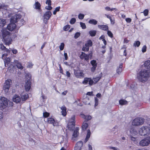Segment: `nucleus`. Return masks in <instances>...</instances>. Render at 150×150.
<instances>
[{
	"label": "nucleus",
	"instance_id": "1",
	"mask_svg": "<svg viewBox=\"0 0 150 150\" xmlns=\"http://www.w3.org/2000/svg\"><path fill=\"white\" fill-rule=\"evenodd\" d=\"M144 65L145 69L141 70L137 74L138 79L142 82L147 81L150 77V60L146 61Z\"/></svg>",
	"mask_w": 150,
	"mask_h": 150
},
{
	"label": "nucleus",
	"instance_id": "2",
	"mask_svg": "<svg viewBox=\"0 0 150 150\" xmlns=\"http://www.w3.org/2000/svg\"><path fill=\"white\" fill-rule=\"evenodd\" d=\"M21 17V15L20 14H14L10 18L11 23L8 24L7 28L9 31H12L14 30L16 27V25L15 23L18 22L17 26L19 28L20 26L24 24L25 22L23 19L20 20Z\"/></svg>",
	"mask_w": 150,
	"mask_h": 150
},
{
	"label": "nucleus",
	"instance_id": "3",
	"mask_svg": "<svg viewBox=\"0 0 150 150\" xmlns=\"http://www.w3.org/2000/svg\"><path fill=\"white\" fill-rule=\"evenodd\" d=\"M139 132L140 135H148L150 133V129L148 126H143L139 129Z\"/></svg>",
	"mask_w": 150,
	"mask_h": 150
},
{
	"label": "nucleus",
	"instance_id": "4",
	"mask_svg": "<svg viewBox=\"0 0 150 150\" xmlns=\"http://www.w3.org/2000/svg\"><path fill=\"white\" fill-rule=\"evenodd\" d=\"M75 115H72L69 120V122L67 124V127L69 130H73L74 128L75 125Z\"/></svg>",
	"mask_w": 150,
	"mask_h": 150
},
{
	"label": "nucleus",
	"instance_id": "5",
	"mask_svg": "<svg viewBox=\"0 0 150 150\" xmlns=\"http://www.w3.org/2000/svg\"><path fill=\"white\" fill-rule=\"evenodd\" d=\"M8 104L7 99L5 97H1L0 98V108L3 110L6 108Z\"/></svg>",
	"mask_w": 150,
	"mask_h": 150
},
{
	"label": "nucleus",
	"instance_id": "6",
	"mask_svg": "<svg viewBox=\"0 0 150 150\" xmlns=\"http://www.w3.org/2000/svg\"><path fill=\"white\" fill-rule=\"evenodd\" d=\"M11 80L10 79H7L5 82L3 87V89L6 93H7L9 90L11 86Z\"/></svg>",
	"mask_w": 150,
	"mask_h": 150
},
{
	"label": "nucleus",
	"instance_id": "7",
	"mask_svg": "<svg viewBox=\"0 0 150 150\" xmlns=\"http://www.w3.org/2000/svg\"><path fill=\"white\" fill-rule=\"evenodd\" d=\"M144 123V119L142 118H137L132 122V125L135 126H138Z\"/></svg>",
	"mask_w": 150,
	"mask_h": 150
},
{
	"label": "nucleus",
	"instance_id": "8",
	"mask_svg": "<svg viewBox=\"0 0 150 150\" xmlns=\"http://www.w3.org/2000/svg\"><path fill=\"white\" fill-rule=\"evenodd\" d=\"M2 13L4 15V17L6 18H9L10 17H12V16L14 14H12L11 12L9 10L5 8H2Z\"/></svg>",
	"mask_w": 150,
	"mask_h": 150
},
{
	"label": "nucleus",
	"instance_id": "9",
	"mask_svg": "<svg viewBox=\"0 0 150 150\" xmlns=\"http://www.w3.org/2000/svg\"><path fill=\"white\" fill-rule=\"evenodd\" d=\"M150 143V137H149L142 139L139 142L140 145L142 146H147Z\"/></svg>",
	"mask_w": 150,
	"mask_h": 150
},
{
	"label": "nucleus",
	"instance_id": "10",
	"mask_svg": "<svg viewBox=\"0 0 150 150\" xmlns=\"http://www.w3.org/2000/svg\"><path fill=\"white\" fill-rule=\"evenodd\" d=\"M4 65L6 67H8V70L10 71H12L13 68H14V66L13 65H10V59L9 58H6L4 59Z\"/></svg>",
	"mask_w": 150,
	"mask_h": 150
},
{
	"label": "nucleus",
	"instance_id": "11",
	"mask_svg": "<svg viewBox=\"0 0 150 150\" xmlns=\"http://www.w3.org/2000/svg\"><path fill=\"white\" fill-rule=\"evenodd\" d=\"M52 13L50 11H49L45 12L43 15L44 22L46 24L47 23V21L50 19L51 15Z\"/></svg>",
	"mask_w": 150,
	"mask_h": 150
},
{
	"label": "nucleus",
	"instance_id": "12",
	"mask_svg": "<svg viewBox=\"0 0 150 150\" xmlns=\"http://www.w3.org/2000/svg\"><path fill=\"white\" fill-rule=\"evenodd\" d=\"M6 39L2 38V40L4 41L5 44L6 45H9L11 44L12 39L11 37V35H8L6 37Z\"/></svg>",
	"mask_w": 150,
	"mask_h": 150
},
{
	"label": "nucleus",
	"instance_id": "13",
	"mask_svg": "<svg viewBox=\"0 0 150 150\" xmlns=\"http://www.w3.org/2000/svg\"><path fill=\"white\" fill-rule=\"evenodd\" d=\"M74 72L75 76L78 78H81L83 76V73L80 70H76L74 69Z\"/></svg>",
	"mask_w": 150,
	"mask_h": 150
},
{
	"label": "nucleus",
	"instance_id": "14",
	"mask_svg": "<svg viewBox=\"0 0 150 150\" xmlns=\"http://www.w3.org/2000/svg\"><path fill=\"white\" fill-rule=\"evenodd\" d=\"M47 121L49 124H52L54 126H57L58 125V122L56 121L53 118H48L47 119Z\"/></svg>",
	"mask_w": 150,
	"mask_h": 150
},
{
	"label": "nucleus",
	"instance_id": "15",
	"mask_svg": "<svg viewBox=\"0 0 150 150\" xmlns=\"http://www.w3.org/2000/svg\"><path fill=\"white\" fill-rule=\"evenodd\" d=\"M1 32L2 38H4L5 39H6V36L11 35L10 33L6 29H2Z\"/></svg>",
	"mask_w": 150,
	"mask_h": 150
},
{
	"label": "nucleus",
	"instance_id": "16",
	"mask_svg": "<svg viewBox=\"0 0 150 150\" xmlns=\"http://www.w3.org/2000/svg\"><path fill=\"white\" fill-rule=\"evenodd\" d=\"M83 145V142L82 141H80L77 142L75 145L74 150H80Z\"/></svg>",
	"mask_w": 150,
	"mask_h": 150
},
{
	"label": "nucleus",
	"instance_id": "17",
	"mask_svg": "<svg viewBox=\"0 0 150 150\" xmlns=\"http://www.w3.org/2000/svg\"><path fill=\"white\" fill-rule=\"evenodd\" d=\"M13 100L16 103H19L21 101V97L18 95H15L13 96Z\"/></svg>",
	"mask_w": 150,
	"mask_h": 150
},
{
	"label": "nucleus",
	"instance_id": "18",
	"mask_svg": "<svg viewBox=\"0 0 150 150\" xmlns=\"http://www.w3.org/2000/svg\"><path fill=\"white\" fill-rule=\"evenodd\" d=\"M79 128L78 127L76 128L74 131L73 133L72 134V139L74 140V138L77 137L79 135Z\"/></svg>",
	"mask_w": 150,
	"mask_h": 150
},
{
	"label": "nucleus",
	"instance_id": "19",
	"mask_svg": "<svg viewBox=\"0 0 150 150\" xmlns=\"http://www.w3.org/2000/svg\"><path fill=\"white\" fill-rule=\"evenodd\" d=\"M31 86V82L30 81L27 80L26 81L25 85V89L26 91H28L30 90Z\"/></svg>",
	"mask_w": 150,
	"mask_h": 150
},
{
	"label": "nucleus",
	"instance_id": "20",
	"mask_svg": "<svg viewBox=\"0 0 150 150\" xmlns=\"http://www.w3.org/2000/svg\"><path fill=\"white\" fill-rule=\"evenodd\" d=\"M21 97L22 101H24L28 98V96L27 93H22Z\"/></svg>",
	"mask_w": 150,
	"mask_h": 150
},
{
	"label": "nucleus",
	"instance_id": "21",
	"mask_svg": "<svg viewBox=\"0 0 150 150\" xmlns=\"http://www.w3.org/2000/svg\"><path fill=\"white\" fill-rule=\"evenodd\" d=\"M14 62L16 64L17 67L18 69H23V67L21 63L19 62L18 61L16 60H15L14 61Z\"/></svg>",
	"mask_w": 150,
	"mask_h": 150
},
{
	"label": "nucleus",
	"instance_id": "22",
	"mask_svg": "<svg viewBox=\"0 0 150 150\" xmlns=\"http://www.w3.org/2000/svg\"><path fill=\"white\" fill-rule=\"evenodd\" d=\"M61 109L62 110V115L65 116L67 115V108L65 105L62 106L61 108Z\"/></svg>",
	"mask_w": 150,
	"mask_h": 150
},
{
	"label": "nucleus",
	"instance_id": "23",
	"mask_svg": "<svg viewBox=\"0 0 150 150\" xmlns=\"http://www.w3.org/2000/svg\"><path fill=\"white\" fill-rule=\"evenodd\" d=\"M98 28L104 30H108V25H98Z\"/></svg>",
	"mask_w": 150,
	"mask_h": 150
},
{
	"label": "nucleus",
	"instance_id": "24",
	"mask_svg": "<svg viewBox=\"0 0 150 150\" xmlns=\"http://www.w3.org/2000/svg\"><path fill=\"white\" fill-rule=\"evenodd\" d=\"M122 63L120 64L119 67L116 70L117 73L119 74H120L122 71Z\"/></svg>",
	"mask_w": 150,
	"mask_h": 150
},
{
	"label": "nucleus",
	"instance_id": "25",
	"mask_svg": "<svg viewBox=\"0 0 150 150\" xmlns=\"http://www.w3.org/2000/svg\"><path fill=\"white\" fill-rule=\"evenodd\" d=\"M130 132L132 135L134 136L138 133L137 132L134 128H132L130 130Z\"/></svg>",
	"mask_w": 150,
	"mask_h": 150
},
{
	"label": "nucleus",
	"instance_id": "26",
	"mask_svg": "<svg viewBox=\"0 0 150 150\" xmlns=\"http://www.w3.org/2000/svg\"><path fill=\"white\" fill-rule=\"evenodd\" d=\"M0 49H1L2 50H4L6 52H9V50L3 45L2 43H0Z\"/></svg>",
	"mask_w": 150,
	"mask_h": 150
},
{
	"label": "nucleus",
	"instance_id": "27",
	"mask_svg": "<svg viewBox=\"0 0 150 150\" xmlns=\"http://www.w3.org/2000/svg\"><path fill=\"white\" fill-rule=\"evenodd\" d=\"M6 21L5 20L0 18V27H2L5 25Z\"/></svg>",
	"mask_w": 150,
	"mask_h": 150
},
{
	"label": "nucleus",
	"instance_id": "28",
	"mask_svg": "<svg viewBox=\"0 0 150 150\" xmlns=\"http://www.w3.org/2000/svg\"><path fill=\"white\" fill-rule=\"evenodd\" d=\"M92 42L91 40L87 41L85 44V47H87L89 48V47H91L92 45Z\"/></svg>",
	"mask_w": 150,
	"mask_h": 150
},
{
	"label": "nucleus",
	"instance_id": "29",
	"mask_svg": "<svg viewBox=\"0 0 150 150\" xmlns=\"http://www.w3.org/2000/svg\"><path fill=\"white\" fill-rule=\"evenodd\" d=\"M88 127V123L85 122H84L83 124L82 125V130L85 131V130L86 128Z\"/></svg>",
	"mask_w": 150,
	"mask_h": 150
},
{
	"label": "nucleus",
	"instance_id": "30",
	"mask_svg": "<svg viewBox=\"0 0 150 150\" xmlns=\"http://www.w3.org/2000/svg\"><path fill=\"white\" fill-rule=\"evenodd\" d=\"M34 6L35 7L34 8L37 9H40V8L41 5L40 3L38 1H36Z\"/></svg>",
	"mask_w": 150,
	"mask_h": 150
},
{
	"label": "nucleus",
	"instance_id": "31",
	"mask_svg": "<svg viewBox=\"0 0 150 150\" xmlns=\"http://www.w3.org/2000/svg\"><path fill=\"white\" fill-rule=\"evenodd\" d=\"M47 99V97L45 96L44 94L42 93L41 94V96L40 97L41 101L43 102H45L46 100Z\"/></svg>",
	"mask_w": 150,
	"mask_h": 150
},
{
	"label": "nucleus",
	"instance_id": "32",
	"mask_svg": "<svg viewBox=\"0 0 150 150\" xmlns=\"http://www.w3.org/2000/svg\"><path fill=\"white\" fill-rule=\"evenodd\" d=\"M91 135V131L90 129H88L87 130V133L85 139V141L86 142L88 141Z\"/></svg>",
	"mask_w": 150,
	"mask_h": 150
},
{
	"label": "nucleus",
	"instance_id": "33",
	"mask_svg": "<svg viewBox=\"0 0 150 150\" xmlns=\"http://www.w3.org/2000/svg\"><path fill=\"white\" fill-rule=\"evenodd\" d=\"M89 33L91 36L94 37L96 35V31L95 30H90L89 31Z\"/></svg>",
	"mask_w": 150,
	"mask_h": 150
},
{
	"label": "nucleus",
	"instance_id": "34",
	"mask_svg": "<svg viewBox=\"0 0 150 150\" xmlns=\"http://www.w3.org/2000/svg\"><path fill=\"white\" fill-rule=\"evenodd\" d=\"M89 23L94 25H96L98 23V21L95 19H92L88 21Z\"/></svg>",
	"mask_w": 150,
	"mask_h": 150
},
{
	"label": "nucleus",
	"instance_id": "35",
	"mask_svg": "<svg viewBox=\"0 0 150 150\" xmlns=\"http://www.w3.org/2000/svg\"><path fill=\"white\" fill-rule=\"evenodd\" d=\"M119 102L120 104L122 105H125L127 103V101L124 100H120Z\"/></svg>",
	"mask_w": 150,
	"mask_h": 150
},
{
	"label": "nucleus",
	"instance_id": "36",
	"mask_svg": "<svg viewBox=\"0 0 150 150\" xmlns=\"http://www.w3.org/2000/svg\"><path fill=\"white\" fill-rule=\"evenodd\" d=\"M91 63L92 67H97V64L96 61L95 60H93L91 61Z\"/></svg>",
	"mask_w": 150,
	"mask_h": 150
},
{
	"label": "nucleus",
	"instance_id": "37",
	"mask_svg": "<svg viewBox=\"0 0 150 150\" xmlns=\"http://www.w3.org/2000/svg\"><path fill=\"white\" fill-rule=\"evenodd\" d=\"M9 50V52H7V53H9L11 51L12 53L14 54H16L18 52V51L17 50L13 49H11L10 48H9V49H8Z\"/></svg>",
	"mask_w": 150,
	"mask_h": 150
},
{
	"label": "nucleus",
	"instance_id": "38",
	"mask_svg": "<svg viewBox=\"0 0 150 150\" xmlns=\"http://www.w3.org/2000/svg\"><path fill=\"white\" fill-rule=\"evenodd\" d=\"M140 44V42L139 41H137L134 43V46L135 47H139Z\"/></svg>",
	"mask_w": 150,
	"mask_h": 150
},
{
	"label": "nucleus",
	"instance_id": "39",
	"mask_svg": "<svg viewBox=\"0 0 150 150\" xmlns=\"http://www.w3.org/2000/svg\"><path fill=\"white\" fill-rule=\"evenodd\" d=\"M80 25L81 27L83 29H85L86 28V26L85 23L83 22H80Z\"/></svg>",
	"mask_w": 150,
	"mask_h": 150
},
{
	"label": "nucleus",
	"instance_id": "40",
	"mask_svg": "<svg viewBox=\"0 0 150 150\" xmlns=\"http://www.w3.org/2000/svg\"><path fill=\"white\" fill-rule=\"evenodd\" d=\"M84 15L81 13H80L78 15V18L79 19L82 20L83 19Z\"/></svg>",
	"mask_w": 150,
	"mask_h": 150
},
{
	"label": "nucleus",
	"instance_id": "41",
	"mask_svg": "<svg viewBox=\"0 0 150 150\" xmlns=\"http://www.w3.org/2000/svg\"><path fill=\"white\" fill-rule=\"evenodd\" d=\"M76 22V19L75 18H72L70 21V23L71 24H73Z\"/></svg>",
	"mask_w": 150,
	"mask_h": 150
},
{
	"label": "nucleus",
	"instance_id": "42",
	"mask_svg": "<svg viewBox=\"0 0 150 150\" xmlns=\"http://www.w3.org/2000/svg\"><path fill=\"white\" fill-rule=\"evenodd\" d=\"M82 50L84 52H88L89 50V48L87 47H85V45L82 48Z\"/></svg>",
	"mask_w": 150,
	"mask_h": 150
},
{
	"label": "nucleus",
	"instance_id": "43",
	"mask_svg": "<svg viewBox=\"0 0 150 150\" xmlns=\"http://www.w3.org/2000/svg\"><path fill=\"white\" fill-rule=\"evenodd\" d=\"M101 75H100L99 76L97 77L96 78H95L94 79V80L95 81L96 83L98 82L100 79H101Z\"/></svg>",
	"mask_w": 150,
	"mask_h": 150
},
{
	"label": "nucleus",
	"instance_id": "44",
	"mask_svg": "<svg viewBox=\"0 0 150 150\" xmlns=\"http://www.w3.org/2000/svg\"><path fill=\"white\" fill-rule=\"evenodd\" d=\"M64 46V43H61L59 46V49L62 51L63 50Z\"/></svg>",
	"mask_w": 150,
	"mask_h": 150
},
{
	"label": "nucleus",
	"instance_id": "45",
	"mask_svg": "<svg viewBox=\"0 0 150 150\" xmlns=\"http://www.w3.org/2000/svg\"><path fill=\"white\" fill-rule=\"evenodd\" d=\"M98 100H99L98 99L97 97L95 98V107L98 105Z\"/></svg>",
	"mask_w": 150,
	"mask_h": 150
},
{
	"label": "nucleus",
	"instance_id": "46",
	"mask_svg": "<svg viewBox=\"0 0 150 150\" xmlns=\"http://www.w3.org/2000/svg\"><path fill=\"white\" fill-rule=\"evenodd\" d=\"M89 78H85L84 79L82 83L85 84H86L88 83V81Z\"/></svg>",
	"mask_w": 150,
	"mask_h": 150
},
{
	"label": "nucleus",
	"instance_id": "47",
	"mask_svg": "<svg viewBox=\"0 0 150 150\" xmlns=\"http://www.w3.org/2000/svg\"><path fill=\"white\" fill-rule=\"evenodd\" d=\"M80 33L79 32L76 33L74 35V38L75 39L77 38L80 35Z\"/></svg>",
	"mask_w": 150,
	"mask_h": 150
},
{
	"label": "nucleus",
	"instance_id": "48",
	"mask_svg": "<svg viewBox=\"0 0 150 150\" xmlns=\"http://www.w3.org/2000/svg\"><path fill=\"white\" fill-rule=\"evenodd\" d=\"M86 55V53L84 52H82L81 53V54L80 56V58L81 59H84Z\"/></svg>",
	"mask_w": 150,
	"mask_h": 150
},
{
	"label": "nucleus",
	"instance_id": "49",
	"mask_svg": "<svg viewBox=\"0 0 150 150\" xmlns=\"http://www.w3.org/2000/svg\"><path fill=\"white\" fill-rule=\"evenodd\" d=\"M88 84L90 85H93V81L91 79L89 78V79L88 81Z\"/></svg>",
	"mask_w": 150,
	"mask_h": 150
},
{
	"label": "nucleus",
	"instance_id": "50",
	"mask_svg": "<svg viewBox=\"0 0 150 150\" xmlns=\"http://www.w3.org/2000/svg\"><path fill=\"white\" fill-rule=\"evenodd\" d=\"M146 48L147 47L146 45H144L142 48V52L143 53L145 52L146 51Z\"/></svg>",
	"mask_w": 150,
	"mask_h": 150
},
{
	"label": "nucleus",
	"instance_id": "51",
	"mask_svg": "<svg viewBox=\"0 0 150 150\" xmlns=\"http://www.w3.org/2000/svg\"><path fill=\"white\" fill-rule=\"evenodd\" d=\"M49 115L50 114L46 112L43 113V116L45 117H48L49 116Z\"/></svg>",
	"mask_w": 150,
	"mask_h": 150
},
{
	"label": "nucleus",
	"instance_id": "52",
	"mask_svg": "<svg viewBox=\"0 0 150 150\" xmlns=\"http://www.w3.org/2000/svg\"><path fill=\"white\" fill-rule=\"evenodd\" d=\"M107 34L111 38L113 37V34L112 32L110 30H108L107 31Z\"/></svg>",
	"mask_w": 150,
	"mask_h": 150
},
{
	"label": "nucleus",
	"instance_id": "53",
	"mask_svg": "<svg viewBox=\"0 0 150 150\" xmlns=\"http://www.w3.org/2000/svg\"><path fill=\"white\" fill-rule=\"evenodd\" d=\"M136 87V84L135 83H133L132 84H131L130 86V88L133 90Z\"/></svg>",
	"mask_w": 150,
	"mask_h": 150
},
{
	"label": "nucleus",
	"instance_id": "54",
	"mask_svg": "<svg viewBox=\"0 0 150 150\" xmlns=\"http://www.w3.org/2000/svg\"><path fill=\"white\" fill-rule=\"evenodd\" d=\"M90 55L91 56L90 54H86L84 58L85 60L87 61L89 59Z\"/></svg>",
	"mask_w": 150,
	"mask_h": 150
},
{
	"label": "nucleus",
	"instance_id": "55",
	"mask_svg": "<svg viewBox=\"0 0 150 150\" xmlns=\"http://www.w3.org/2000/svg\"><path fill=\"white\" fill-rule=\"evenodd\" d=\"M143 13L144 16H147L148 14L149 11L148 9H146L144 11Z\"/></svg>",
	"mask_w": 150,
	"mask_h": 150
},
{
	"label": "nucleus",
	"instance_id": "56",
	"mask_svg": "<svg viewBox=\"0 0 150 150\" xmlns=\"http://www.w3.org/2000/svg\"><path fill=\"white\" fill-rule=\"evenodd\" d=\"M91 118H92L91 117L90 115L86 116V117L85 118V120L88 121L91 119Z\"/></svg>",
	"mask_w": 150,
	"mask_h": 150
},
{
	"label": "nucleus",
	"instance_id": "57",
	"mask_svg": "<svg viewBox=\"0 0 150 150\" xmlns=\"http://www.w3.org/2000/svg\"><path fill=\"white\" fill-rule=\"evenodd\" d=\"M69 25H67L64 27L63 29L64 30L67 31L69 29Z\"/></svg>",
	"mask_w": 150,
	"mask_h": 150
},
{
	"label": "nucleus",
	"instance_id": "58",
	"mask_svg": "<svg viewBox=\"0 0 150 150\" xmlns=\"http://www.w3.org/2000/svg\"><path fill=\"white\" fill-rule=\"evenodd\" d=\"M45 3L48 4V6H51V0H47Z\"/></svg>",
	"mask_w": 150,
	"mask_h": 150
},
{
	"label": "nucleus",
	"instance_id": "59",
	"mask_svg": "<svg viewBox=\"0 0 150 150\" xmlns=\"http://www.w3.org/2000/svg\"><path fill=\"white\" fill-rule=\"evenodd\" d=\"M45 8L47 10L50 11L52 10V7L51 6H46Z\"/></svg>",
	"mask_w": 150,
	"mask_h": 150
},
{
	"label": "nucleus",
	"instance_id": "60",
	"mask_svg": "<svg viewBox=\"0 0 150 150\" xmlns=\"http://www.w3.org/2000/svg\"><path fill=\"white\" fill-rule=\"evenodd\" d=\"M125 21L127 23H130L132 21V19L130 18H127L125 19Z\"/></svg>",
	"mask_w": 150,
	"mask_h": 150
},
{
	"label": "nucleus",
	"instance_id": "61",
	"mask_svg": "<svg viewBox=\"0 0 150 150\" xmlns=\"http://www.w3.org/2000/svg\"><path fill=\"white\" fill-rule=\"evenodd\" d=\"M108 147L109 148L111 149H113L114 150H118V149L117 148L114 147H112V146H109Z\"/></svg>",
	"mask_w": 150,
	"mask_h": 150
},
{
	"label": "nucleus",
	"instance_id": "62",
	"mask_svg": "<svg viewBox=\"0 0 150 150\" xmlns=\"http://www.w3.org/2000/svg\"><path fill=\"white\" fill-rule=\"evenodd\" d=\"M8 105L9 106H13V102H11V101H9V102H8Z\"/></svg>",
	"mask_w": 150,
	"mask_h": 150
},
{
	"label": "nucleus",
	"instance_id": "63",
	"mask_svg": "<svg viewBox=\"0 0 150 150\" xmlns=\"http://www.w3.org/2000/svg\"><path fill=\"white\" fill-rule=\"evenodd\" d=\"M130 138L133 141H135L136 140V139L135 137H132V136H130Z\"/></svg>",
	"mask_w": 150,
	"mask_h": 150
},
{
	"label": "nucleus",
	"instance_id": "64",
	"mask_svg": "<svg viewBox=\"0 0 150 150\" xmlns=\"http://www.w3.org/2000/svg\"><path fill=\"white\" fill-rule=\"evenodd\" d=\"M66 75L68 77H69L71 76L70 73L68 71H66Z\"/></svg>",
	"mask_w": 150,
	"mask_h": 150
}]
</instances>
